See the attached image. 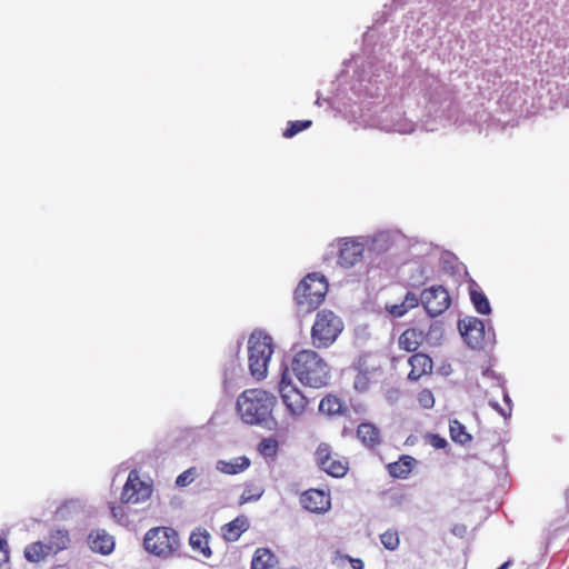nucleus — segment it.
I'll return each instance as SVG.
<instances>
[{
  "label": "nucleus",
  "instance_id": "nucleus-20",
  "mask_svg": "<svg viewBox=\"0 0 569 569\" xmlns=\"http://www.w3.org/2000/svg\"><path fill=\"white\" fill-rule=\"evenodd\" d=\"M417 461L408 455H402L397 461L387 466L388 472L392 478L406 479L412 471Z\"/></svg>",
  "mask_w": 569,
  "mask_h": 569
},
{
  "label": "nucleus",
  "instance_id": "nucleus-28",
  "mask_svg": "<svg viewBox=\"0 0 569 569\" xmlns=\"http://www.w3.org/2000/svg\"><path fill=\"white\" fill-rule=\"evenodd\" d=\"M449 429L453 442L467 445L472 439L471 435L466 431V427L457 419L450 422Z\"/></svg>",
  "mask_w": 569,
  "mask_h": 569
},
{
  "label": "nucleus",
  "instance_id": "nucleus-8",
  "mask_svg": "<svg viewBox=\"0 0 569 569\" xmlns=\"http://www.w3.org/2000/svg\"><path fill=\"white\" fill-rule=\"evenodd\" d=\"M316 461L318 467L335 478L343 477L349 470L347 459L333 452L327 443H320L316 450Z\"/></svg>",
  "mask_w": 569,
  "mask_h": 569
},
{
  "label": "nucleus",
  "instance_id": "nucleus-38",
  "mask_svg": "<svg viewBox=\"0 0 569 569\" xmlns=\"http://www.w3.org/2000/svg\"><path fill=\"white\" fill-rule=\"evenodd\" d=\"M9 561V548L4 539H0V566Z\"/></svg>",
  "mask_w": 569,
  "mask_h": 569
},
{
  "label": "nucleus",
  "instance_id": "nucleus-39",
  "mask_svg": "<svg viewBox=\"0 0 569 569\" xmlns=\"http://www.w3.org/2000/svg\"><path fill=\"white\" fill-rule=\"evenodd\" d=\"M348 560H349L352 569H363L365 568V563L360 558L348 557Z\"/></svg>",
  "mask_w": 569,
  "mask_h": 569
},
{
  "label": "nucleus",
  "instance_id": "nucleus-35",
  "mask_svg": "<svg viewBox=\"0 0 569 569\" xmlns=\"http://www.w3.org/2000/svg\"><path fill=\"white\" fill-rule=\"evenodd\" d=\"M110 511L112 517L120 523L127 521V511L121 505L110 503Z\"/></svg>",
  "mask_w": 569,
  "mask_h": 569
},
{
  "label": "nucleus",
  "instance_id": "nucleus-29",
  "mask_svg": "<svg viewBox=\"0 0 569 569\" xmlns=\"http://www.w3.org/2000/svg\"><path fill=\"white\" fill-rule=\"evenodd\" d=\"M262 493H263V489L261 487L256 486L253 483L247 485L240 496L239 501L241 505L248 503L250 501H256L262 496Z\"/></svg>",
  "mask_w": 569,
  "mask_h": 569
},
{
  "label": "nucleus",
  "instance_id": "nucleus-16",
  "mask_svg": "<svg viewBox=\"0 0 569 569\" xmlns=\"http://www.w3.org/2000/svg\"><path fill=\"white\" fill-rule=\"evenodd\" d=\"M88 546L93 552L109 555L114 548V539L104 529H94L88 536Z\"/></svg>",
  "mask_w": 569,
  "mask_h": 569
},
{
  "label": "nucleus",
  "instance_id": "nucleus-10",
  "mask_svg": "<svg viewBox=\"0 0 569 569\" xmlns=\"http://www.w3.org/2000/svg\"><path fill=\"white\" fill-rule=\"evenodd\" d=\"M421 303L430 317L443 313L451 303L448 290L442 286H432L425 289L420 297Z\"/></svg>",
  "mask_w": 569,
  "mask_h": 569
},
{
  "label": "nucleus",
  "instance_id": "nucleus-18",
  "mask_svg": "<svg viewBox=\"0 0 569 569\" xmlns=\"http://www.w3.org/2000/svg\"><path fill=\"white\" fill-rule=\"evenodd\" d=\"M249 529V520L246 516H238L221 528L222 537L228 542H236L243 532Z\"/></svg>",
  "mask_w": 569,
  "mask_h": 569
},
{
  "label": "nucleus",
  "instance_id": "nucleus-21",
  "mask_svg": "<svg viewBox=\"0 0 569 569\" xmlns=\"http://www.w3.org/2000/svg\"><path fill=\"white\" fill-rule=\"evenodd\" d=\"M278 563V558L270 549L258 548L251 559V569H276Z\"/></svg>",
  "mask_w": 569,
  "mask_h": 569
},
{
  "label": "nucleus",
  "instance_id": "nucleus-27",
  "mask_svg": "<svg viewBox=\"0 0 569 569\" xmlns=\"http://www.w3.org/2000/svg\"><path fill=\"white\" fill-rule=\"evenodd\" d=\"M319 410L325 415L335 416L343 413L347 411V408L343 406L340 398L333 395H327L321 399Z\"/></svg>",
  "mask_w": 569,
  "mask_h": 569
},
{
  "label": "nucleus",
  "instance_id": "nucleus-26",
  "mask_svg": "<svg viewBox=\"0 0 569 569\" xmlns=\"http://www.w3.org/2000/svg\"><path fill=\"white\" fill-rule=\"evenodd\" d=\"M470 300L475 309L481 315H488L491 311L490 303L479 286L472 281L470 283Z\"/></svg>",
  "mask_w": 569,
  "mask_h": 569
},
{
  "label": "nucleus",
  "instance_id": "nucleus-5",
  "mask_svg": "<svg viewBox=\"0 0 569 569\" xmlns=\"http://www.w3.org/2000/svg\"><path fill=\"white\" fill-rule=\"evenodd\" d=\"M143 546L149 553L166 559L178 551L180 541L174 529L170 527H154L144 535Z\"/></svg>",
  "mask_w": 569,
  "mask_h": 569
},
{
  "label": "nucleus",
  "instance_id": "nucleus-33",
  "mask_svg": "<svg viewBox=\"0 0 569 569\" xmlns=\"http://www.w3.org/2000/svg\"><path fill=\"white\" fill-rule=\"evenodd\" d=\"M417 401L422 409H431L436 402L435 396L429 389H422L417 396Z\"/></svg>",
  "mask_w": 569,
  "mask_h": 569
},
{
  "label": "nucleus",
  "instance_id": "nucleus-30",
  "mask_svg": "<svg viewBox=\"0 0 569 569\" xmlns=\"http://www.w3.org/2000/svg\"><path fill=\"white\" fill-rule=\"evenodd\" d=\"M312 124V121L311 120H296V121H290L288 123V127L287 129L283 131L282 136L284 138H292L295 137L296 134H298L299 132L308 129L310 126Z\"/></svg>",
  "mask_w": 569,
  "mask_h": 569
},
{
  "label": "nucleus",
  "instance_id": "nucleus-11",
  "mask_svg": "<svg viewBox=\"0 0 569 569\" xmlns=\"http://www.w3.org/2000/svg\"><path fill=\"white\" fill-rule=\"evenodd\" d=\"M355 370L357 373L353 379V388L358 392L368 391L376 380L379 366L375 363L370 356H361L355 366Z\"/></svg>",
  "mask_w": 569,
  "mask_h": 569
},
{
  "label": "nucleus",
  "instance_id": "nucleus-6",
  "mask_svg": "<svg viewBox=\"0 0 569 569\" xmlns=\"http://www.w3.org/2000/svg\"><path fill=\"white\" fill-rule=\"evenodd\" d=\"M342 329L341 319L331 310L319 311L311 328L312 345L317 348H328L336 341Z\"/></svg>",
  "mask_w": 569,
  "mask_h": 569
},
{
  "label": "nucleus",
  "instance_id": "nucleus-4",
  "mask_svg": "<svg viewBox=\"0 0 569 569\" xmlns=\"http://www.w3.org/2000/svg\"><path fill=\"white\" fill-rule=\"evenodd\" d=\"M327 292L328 282L326 278L318 273H309L297 286L295 300L305 312H310L322 303Z\"/></svg>",
  "mask_w": 569,
  "mask_h": 569
},
{
  "label": "nucleus",
  "instance_id": "nucleus-22",
  "mask_svg": "<svg viewBox=\"0 0 569 569\" xmlns=\"http://www.w3.org/2000/svg\"><path fill=\"white\" fill-rule=\"evenodd\" d=\"M358 439L367 447L373 448L381 441L379 429L369 422L360 423L357 428Z\"/></svg>",
  "mask_w": 569,
  "mask_h": 569
},
{
  "label": "nucleus",
  "instance_id": "nucleus-14",
  "mask_svg": "<svg viewBox=\"0 0 569 569\" xmlns=\"http://www.w3.org/2000/svg\"><path fill=\"white\" fill-rule=\"evenodd\" d=\"M459 330L465 341L472 349L482 347L485 340V325L475 317H469L459 322Z\"/></svg>",
  "mask_w": 569,
  "mask_h": 569
},
{
  "label": "nucleus",
  "instance_id": "nucleus-41",
  "mask_svg": "<svg viewBox=\"0 0 569 569\" xmlns=\"http://www.w3.org/2000/svg\"><path fill=\"white\" fill-rule=\"evenodd\" d=\"M512 565V560H508L503 562L499 568L497 569H508Z\"/></svg>",
  "mask_w": 569,
  "mask_h": 569
},
{
  "label": "nucleus",
  "instance_id": "nucleus-31",
  "mask_svg": "<svg viewBox=\"0 0 569 569\" xmlns=\"http://www.w3.org/2000/svg\"><path fill=\"white\" fill-rule=\"evenodd\" d=\"M258 451L263 457H273L278 451V441L274 438H263L258 445Z\"/></svg>",
  "mask_w": 569,
  "mask_h": 569
},
{
  "label": "nucleus",
  "instance_id": "nucleus-19",
  "mask_svg": "<svg viewBox=\"0 0 569 569\" xmlns=\"http://www.w3.org/2000/svg\"><path fill=\"white\" fill-rule=\"evenodd\" d=\"M210 535L206 529H194L189 538L190 547L194 552L200 553L204 558H210L212 551L209 547Z\"/></svg>",
  "mask_w": 569,
  "mask_h": 569
},
{
  "label": "nucleus",
  "instance_id": "nucleus-24",
  "mask_svg": "<svg viewBox=\"0 0 569 569\" xmlns=\"http://www.w3.org/2000/svg\"><path fill=\"white\" fill-rule=\"evenodd\" d=\"M23 555L29 562L33 563L41 562L49 556H53L48 545L42 541H36L26 546Z\"/></svg>",
  "mask_w": 569,
  "mask_h": 569
},
{
  "label": "nucleus",
  "instance_id": "nucleus-1",
  "mask_svg": "<svg viewBox=\"0 0 569 569\" xmlns=\"http://www.w3.org/2000/svg\"><path fill=\"white\" fill-rule=\"evenodd\" d=\"M290 368L302 385L311 388L325 387L330 380L329 365L311 349L298 351L291 360Z\"/></svg>",
  "mask_w": 569,
  "mask_h": 569
},
{
  "label": "nucleus",
  "instance_id": "nucleus-15",
  "mask_svg": "<svg viewBox=\"0 0 569 569\" xmlns=\"http://www.w3.org/2000/svg\"><path fill=\"white\" fill-rule=\"evenodd\" d=\"M410 371L408 373L409 381H418L423 376H429L433 371L432 359L423 352H416L408 359Z\"/></svg>",
  "mask_w": 569,
  "mask_h": 569
},
{
  "label": "nucleus",
  "instance_id": "nucleus-32",
  "mask_svg": "<svg viewBox=\"0 0 569 569\" xmlns=\"http://www.w3.org/2000/svg\"><path fill=\"white\" fill-rule=\"evenodd\" d=\"M382 546L388 550H396L399 546L400 539L396 530H387L380 535Z\"/></svg>",
  "mask_w": 569,
  "mask_h": 569
},
{
  "label": "nucleus",
  "instance_id": "nucleus-23",
  "mask_svg": "<svg viewBox=\"0 0 569 569\" xmlns=\"http://www.w3.org/2000/svg\"><path fill=\"white\" fill-rule=\"evenodd\" d=\"M249 466L250 459L246 456H240L229 461L219 460L217 461L216 468L217 470L226 475H237L248 469Z\"/></svg>",
  "mask_w": 569,
  "mask_h": 569
},
{
  "label": "nucleus",
  "instance_id": "nucleus-12",
  "mask_svg": "<svg viewBox=\"0 0 569 569\" xmlns=\"http://www.w3.org/2000/svg\"><path fill=\"white\" fill-rule=\"evenodd\" d=\"M338 264L351 268L362 260L365 246L356 238H341L338 241Z\"/></svg>",
  "mask_w": 569,
  "mask_h": 569
},
{
  "label": "nucleus",
  "instance_id": "nucleus-7",
  "mask_svg": "<svg viewBox=\"0 0 569 569\" xmlns=\"http://www.w3.org/2000/svg\"><path fill=\"white\" fill-rule=\"evenodd\" d=\"M279 392L289 415L293 417H301L306 413L309 400L288 377V368L282 372L281 380L279 382Z\"/></svg>",
  "mask_w": 569,
  "mask_h": 569
},
{
  "label": "nucleus",
  "instance_id": "nucleus-25",
  "mask_svg": "<svg viewBox=\"0 0 569 569\" xmlns=\"http://www.w3.org/2000/svg\"><path fill=\"white\" fill-rule=\"evenodd\" d=\"M69 543L70 537L68 530L56 529L50 531L47 545L53 556L66 550L69 547Z\"/></svg>",
  "mask_w": 569,
  "mask_h": 569
},
{
  "label": "nucleus",
  "instance_id": "nucleus-3",
  "mask_svg": "<svg viewBox=\"0 0 569 569\" xmlns=\"http://www.w3.org/2000/svg\"><path fill=\"white\" fill-rule=\"evenodd\" d=\"M272 353V338L262 331H253L248 340V362L254 379L262 380L267 377Z\"/></svg>",
  "mask_w": 569,
  "mask_h": 569
},
{
  "label": "nucleus",
  "instance_id": "nucleus-40",
  "mask_svg": "<svg viewBox=\"0 0 569 569\" xmlns=\"http://www.w3.org/2000/svg\"><path fill=\"white\" fill-rule=\"evenodd\" d=\"M433 441H432V445L438 448V449H442L446 447L447 445V441L443 439V438H440L439 436H433Z\"/></svg>",
  "mask_w": 569,
  "mask_h": 569
},
{
  "label": "nucleus",
  "instance_id": "nucleus-17",
  "mask_svg": "<svg viewBox=\"0 0 569 569\" xmlns=\"http://www.w3.org/2000/svg\"><path fill=\"white\" fill-rule=\"evenodd\" d=\"M426 340V333L418 328L406 329L398 338V346L407 352H415Z\"/></svg>",
  "mask_w": 569,
  "mask_h": 569
},
{
  "label": "nucleus",
  "instance_id": "nucleus-13",
  "mask_svg": "<svg viewBox=\"0 0 569 569\" xmlns=\"http://www.w3.org/2000/svg\"><path fill=\"white\" fill-rule=\"evenodd\" d=\"M301 506L313 513H325L331 508L330 492L320 489H308L300 496Z\"/></svg>",
  "mask_w": 569,
  "mask_h": 569
},
{
  "label": "nucleus",
  "instance_id": "nucleus-37",
  "mask_svg": "<svg viewBox=\"0 0 569 569\" xmlns=\"http://www.w3.org/2000/svg\"><path fill=\"white\" fill-rule=\"evenodd\" d=\"M386 310L391 316H393L396 318H400V317L405 316L408 312L406 310V308L403 307L402 302L401 303H395V305L386 306Z\"/></svg>",
  "mask_w": 569,
  "mask_h": 569
},
{
  "label": "nucleus",
  "instance_id": "nucleus-34",
  "mask_svg": "<svg viewBox=\"0 0 569 569\" xmlns=\"http://www.w3.org/2000/svg\"><path fill=\"white\" fill-rule=\"evenodd\" d=\"M196 476L197 469L194 467H191L177 477L176 485L178 487H187L193 482Z\"/></svg>",
  "mask_w": 569,
  "mask_h": 569
},
{
  "label": "nucleus",
  "instance_id": "nucleus-9",
  "mask_svg": "<svg viewBox=\"0 0 569 569\" xmlns=\"http://www.w3.org/2000/svg\"><path fill=\"white\" fill-rule=\"evenodd\" d=\"M152 493V486L142 481L138 471L131 470L122 488L121 503H141L148 500Z\"/></svg>",
  "mask_w": 569,
  "mask_h": 569
},
{
  "label": "nucleus",
  "instance_id": "nucleus-2",
  "mask_svg": "<svg viewBox=\"0 0 569 569\" xmlns=\"http://www.w3.org/2000/svg\"><path fill=\"white\" fill-rule=\"evenodd\" d=\"M276 402V397L263 389H247L237 399V411L243 422L262 425L271 418Z\"/></svg>",
  "mask_w": 569,
  "mask_h": 569
},
{
  "label": "nucleus",
  "instance_id": "nucleus-36",
  "mask_svg": "<svg viewBox=\"0 0 569 569\" xmlns=\"http://www.w3.org/2000/svg\"><path fill=\"white\" fill-rule=\"evenodd\" d=\"M402 305L406 308V310L409 311V310L418 307L419 299L413 292H407V295L405 296V299L402 301Z\"/></svg>",
  "mask_w": 569,
  "mask_h": 569
}]
</instances>
